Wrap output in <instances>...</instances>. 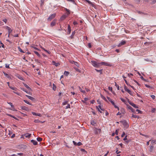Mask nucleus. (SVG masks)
<instances>
[{
	"label": "nucleus",
	"mask_w": 156,
	"mask_h": 156,
	"mask_svg": "<svg viewBox=\"0 0 156 156\" xmlns=\"http://www.w3.org/2000/svg\"><path fill=\"white\" fill-rule=\"evenodd\" d=\"M31 47L34 48V49H36V50H38V48H37L36 47H35L34 46H31Z\"/></svg>",
	"instance_id": "nucleus-58"
},
{
	"label": "nucleus",
	"mask_w": 156,
	"mask_h": 156,
	"mask_svg": "<svg viewBox=\"0 0 156 156\" xmlns=\"http://www.w3.org/2000/svg\"><path fill=\"white\" fill-rule=\"evenodd\" d=\"M137 12L138 13H139L140 14H144V15H147V13H144V12H140V11H137Z\"/></svg>",
	"instance_id": "nucleus-33"
},
{
	"label": "nucleus",
	"mask_w": 156,
	"mask_h": 156,
	"mask_svg": "<svg viewBox=\"0 0 156 156\" xmlns=\"http://www.w3.org/2000/svg\"><path fill=\"white\" fill-rule=\"evenodd\" d=\"M23 101L25 103H26L29 105H32V104H30V102H29L27 101L26 100H24Z\"/></svg>",
	"instance_id": "nucleus-40"
},
{
	"label": "nucleus",
	"mask_w": 156,
	"mask_h": 156,
	"mask_svg": "<svg viewBox=\"0 0 156 156\" xmlns=\"http://www.w3.org/2000/svg\"><path fill=\"white\" fill-rule=\"evenodd\" d=\"M34 122L35 123H39V122H41V121L39 120L38 119H37V120H35L34 121Z\"/></svg>",
	"instance_id": "nucleus-50"
},
{
	"label": "nucleus",
	"mask_w": 156,
	"mask_h": 156,
	"mask_svg": "<svg viewBox=\"0 0 156 156\" xmlns=\"http://www.w3.org/2000/svg\"><path fill=\"white\" fill-rule=\"evenodd\" d=\"M79 89L80 90V91L82 92V93H83V94H85V93H86V92L85 90H82L81 88L79 86Z\"/></svg>",
	"instance_id": "nucleus-27"
},
{
	"label": "nucleus",
	"mask_w": 156,
	"mask_h": 156,
	"mask_svg": "<svg viewBox=\"0 0 156 156\" xmlns=\"http://www.w3.org/2000/svg\"><path fill=\"white\" fill-rule=\"evenodd\" d=\"M128 102L130 105H131L133 107H134L135 108H139L138 106H136L135 104L132 103L131 101H129V100L128 101Z\"/></svg>",
	"instance_id": "nucleus-4"
},
{
	"label": "nucleus",
	"mask_w": 156,
	"mask_h": 156,
	"mask_svg": "<svg viewBox=\"0 0 156 156\" xmlns=\"http://www.w3.org/2000/svg\"><path fill=\"white\" fill-rule=\"evenodd\" d=\"M136 111L137 112H138V113H140V114L142 113V112L138 109H137L136 110Z\"/></svg>",
	"instance_id": "nucleus-49"
},
{
	"label": "nucleus",
	"mask_w": 156,
	"mask_h": 156,
	"mask_svg": "<svg viewBox=\"0 0 156 156\" xmlns=\"http://www.w3.org/2000/svg\"><path fill=\"white\" fill-rule=\"evenodd\" d=\"M56 86L55 85V84L54 83H53V87H52L53 89L54 90H55L56 89Z\"/></svg>",
	"instance_id": "nucleus-36"
},
{
	"label": "nucleus",
	"mask_w": 156,
	"mask_h": 156,
	"mask_svg": "<svg viewBox=\"0 0 156 156\" xmlns=\"http://www.w3.org/2000/svg\"><path fill=\"white\" fill-rule=\"evenodd\" d=\"M31 134H29L28 133H26V134H25L24 135V136H25L27 137V138H30L31 136Z\"/></svg>",
	"instance_id": "nucleus-22"
},
{
	"label": "nucleus",
	"mask_w": 156,
	"mask_h": 156,
	"mask_svg": "<svg viewBox=\"0 0 156 156\" xmlns=\"http://www.w3.org/2000/svg\"><path fill=\"white\" fill-rule=\"evenodd\" d=\"M70 105L69 104H68L67 105L66 107V109H67L69 108H70Z\"/></svg>",
	"instance_id": "nucleus-46"
},
{
	"label": "nucleus",
	"mask_w": 156,
	"mask_h": 156,
	"mask_svg": "<svg viewBox=\"0 0 156 156\" xmlns=\"http://www.w3.org/2000/svg\"><path fill=\"white\" fill-rule=\"evenodd\" d=\"M124 89L125 91L127 92L130 95H132V93L131 91L129 89H127V87L126 86H124Z\"/></svg>",
	"instance_id": "nucleus-5"
},
{
	"label": "nucleus",
	"mask_w": 156,
	"mask_h": 156,
	"mask_svg": "<svg viewBox=\"0 0 156 156\" xmlns=\"http://www.w3.org/2000/svg\"><path fill=\"white\" fill-rule=\"evenodd\" d=\"M132 117L134 118H137L138 119L139 118V116H137L136 115H134L133 114L132 115Z\"/></svg>",
	"instance_id": "nucleus-34"
},
{
	"label": "nucleus",
	"mask_w": 156,
	"mask_h": 156,
	"mask_svg": "<svg viewBox=\"0 0 156 156\" xmlns=\"http://www.w3.org/2000/svg\"><path fill=\"white\" fill-rule=\"evenodd\" d=\"M8 104H9V105H11V107L12 108L14 107V106L12 105V103L9 102H8Z\"/></svg>",
	"instance_id": "nucleus-44"
},
{
	"label": "nucleus",
	"mask_w": 156,
	"mask_h": 156,
	"mask_svg": "<svg viewBox=\"0 0 156 156\" xmlns=\"http://www.w3.org/2000/svg\"><path fill=\"white\" fill-rule=\"evenodd\" d=\"M9 87L11 89H12L14 90L15 91H16L17 89L16 87H13L12 86H9Z\"/></svg>",
	"instance_id": "nucleus-31"
},
{
	"label": "nucleus",
	"mask_w": 156,
	"mask_h": 156,
	"mask_svg": "<svg viewBox=\"0 0 156 156\" xmlns=\"http://www.w3.org/2000/svg\"><path fill=\"white\" fill-rule=\"evenodd\" d=\"M68 102V101H65L64 102L62 103V105H65L67 104V103Z\"/></svg>",
	"instance_id": "nucleus-42"
},
{
	"label": "nucleus",
	"mask_w": 156,
	"mask_h": 156,
	"mask_svg": "<svg viewBox=\"0 0 156 156\" xmlns=\"http://www.w3.org/2000/svg\"><path fill=\"white\" fill-rule=\"evenodd\" d=\"M75 32L74 31L72 32V35L71 36V38H73V36L75 34Z\"/></svg>",
	"instance_id": "nucleus-53"
},
{
	"label": "nucleus",
	"mask_w": 156,
	"mask_h": 156,
	"mask_svg": "<svg viewBox=\"0 0 156 156\" xmlns=\"http://www.w3.org/2000/svg\"><path fill=\"white\" fill-rule=\"evenodd\" d=\"M0 43L1 45V47L3 48H4V44L1 41L0 42Z\"/></svg>",
	"instance_id": "nucleus-63"
},
{
	"label": "nucleus",
	"mask_w": 156,
	"mask_h": 156,
	"mask_svg": "<svg viewBox=\"0 0 156 156\" xmlns=\"http://www.w3.org/2000/svg\"><path fill=\"white\" fill-rule=\"evenodd\" d=\"M101 96L102 98L105 100V101H107V100L101 94Z\"/></svg>",
	"instance_id": "nucleus-28"
},
{
	"label": "nucleus",
	"mask_w": 156,
	"mask_h": 156,
	"mask_svg": "<svg viewBox=\"0 0 156 156\" xmlns=\"http://www.w3.org/2000/svg\"><path fill=\"white\" fill-rule=\"evenodd\" d=\"M69 74V73L66 71H65L64 73V75L66 76H67Z\"/></svg>",
	"instance_id": "nucleus-38"
},
{
	"label": "nucleus",
	"mask_w": 156,
	"mask_h": 156,
	"mask_svg": "<svg viewBox=\"0 0 156 156\" xmlns=\"http://www.w3.org/2000/svg\"><path fill=\"white\" fill-rule=\"evenodd\" d=\"M68 31L67 32V34H70V33H71V27L69 25H68Z\"/></svg>",
	"instance_id": "nucleus-13"
},
{
	"label": "nucleus",
	"mask_w": 156,
	"mask_h": 156,
	"mask_svg": "<svg viewBox=\"0 0 156 156\" xmlns=\"http://www.w3.org/2000/svg\"><path fill=\"white\" fill-rule=\"evenodd\" d=\"M96 108L97 109L98 111L99 112L101 113H102V112H101V111L99 109V108L98 107V106H96Z\"/></svg>",
	"instance_id": "nucleus-56"
},
{
	"label": "nucleus",
	"mask_w": 156,
	"mask_h": 156,
	"mask_svg": "<svg viewBox=\"0 0 156 156\" xmlns=\"http://www.w3.org/2000/svg\"><path fill=\"white\" fill-rule=\"evenodd\" d=\"M56 14L55 13H54L51 14L50 16L48 18V21H51L52 19L54 18L56 16Z\"/></svg>",
	"instance_id": "nucleus-2"
},
{
	"label": "nucleus",
	"mask_w": 156,
	"mask_h": 156,
	"mask_svg": "<svg viewBox=\"0 0 156 156\" xmlns=\"http://www.w3.org/2000/svg\"><path fill=\"white\" fill-rule=\"evenodd\" d=\"M92 65L95 67H99L100 66V62H97L95 61H91Z\"/></svg>",
	"instance_id": "nucleus-1"
},
{
	"label": "nucleus",
	"mask_w": 156,
	"mask_h": 156,
	"mask_svg": "<svg viewBox=\"0 0 156 156\" xmlns=\"http://www.w3.org/2000/svg\"><path fill=\"white\" fill-rule=\"evenodd\" d=\"M119 131V129H117L116 130L115 132V134H116V135H118V134Z\"/></svg>",
	"instance_id": "nucleus-45"
},
{
	"label": "nucleus",
	"mask_w": 156,
	"mask_h": 156,
	"mask_svg": "<svg viewBox=\"0 0 156 156\" xmlns=\"http://www.w3.org/2000/svg\"><path fill=\"white\" fill-rule=\"evenodd\" d=\"M26 97H27L29 99L31 100L34 101V100H35V99L33 97H32L30 96H28L27 95H26Z\"/></svg>",
	"instance_id": "nucleus-20"
},
{
	"label": "nucleus",
	"mask_w": 156,
	"mask_h": 156,
	"mask_svg": "<svg viewBox=\"0 0 156 156\" xmlns=\"http://www.w3.org/2000/svg\"><path fill=\"white\" fill-rule=\"evenodd\" d=\"M122 123L125 128H127L128 127L129 125L125 121H123Z\"/></svg>",
	"instance_id": "nucleus-7"
},
{
	"label": "nucleus",
	"mask_w": 156,
	"mask_h": 156,
	"mask_svg": "<svg viewBox=\"0 0 156 156\" xmlns=\"http://www.w3.org/2000/svg\"><path fill=\"white\" fill-rule=\"evenodd\" d=\"M68 16L66 15H63L60 18V20H64Z\"/></svg>",
	"instance_id": "nucleus-11"
},
{
	"label": "nucleus",
	"mask_w": 156,
	"mask_h": 156,
	"mask_svg": "<svg viewBox=\"0 0 156 156\" xmlns=\"http://www.w3.org/2000/svg\"><path fill=\"white\" fill-rule=\"evenodd\" d=\"M88 46L89 48H90L91 47V45L90 43H89L88 44Z\"/></svg>",
	"instance_id": "nucleus-60"
},
{
	"label": "nucleus",
	"mask_w": 156,
	"mask_h": 156,
	"mask_svg": "<svg viewBox=\"0 0 156 156\" xmlns=\"http://www.w3.org/2000/svg\"><path fill=\"white\" fill-rule=\"evenodd\" d=\"M73 24L74 25H76L78 24V23L76 21H74L73 22Z\"/></svg>",
	"instance_id": "nucleus-64"
},
{
	"label": "nucleus",
	"mask_w": 156,
	"mask_h": 156,
	"mask_svg": "<svg viewBox=\"0 0 156 156\" xmlns=\"http://www.w3.org/2000/svg\"><path fill=\"white\" fill-rule=\"evenodd\" d=\"M126 43V41H122L118 45V46L119 47L122 45H124Z\"/></svg>",
	"instance_id": "nucleus-10"
},
{
	"label": "nucleus",
	"mask_w": 156,
	"mask_h": 156,
	"mask_svg": "<svg viewBox=\"0 0 156 156\" xmlns=\"http://www.w3.org/2000/svg\"><path fill=\"white\" fill-rule=\"evenodd\" d=\"M5 67L7 68H8V69L10 68L9 65H8L7 64H6L5 65Z\"/></svg>",
	"instance_id": "nucleus-62"
},
{
	"label": "nucleus",
	"mask_w": 156,
	"mask_h": 156,
	"mask_svg": "<svg viewBox=\"0 0 156 156\" xmlns=\"http://www.w3.org/2000/svg\"><path fill=\"white\" fill-rule=\"evenodd\" d=\"M156 109L155 108H152L151 111L152 112H154Z\"/></svg>",
	"instance_id": "nucleus-61"
},
{
	"label": "nucleus",
	"mask_w": 156,
	"mask_h": 156,
	"mask_svg": "<svg viewBox=\"0 0 156 156\" xmlns=\"http://www.w3.org/2000/svg\"><path fill=\"white\" fill-rule=\"evenodd\" d=\"M75 65L76 66H77L78 67H79V64L78 62H74V63Z\"/></svg>",
	"instance_id": "nucleus-48"
},
{
	"label": "nucleus",
	"mask_w": 156,
	"mask_h": 156,
	"mask_svg": "<svg viewBox=\"0 0 156 156\" xmlns=\"http://www.w3.org/2000/svg\"><path fill=\"white\" fill-rule=\"evenodd\" d=\"M45 0H41V5H42L44 4V2Z\"/></svg>",
	"instance_id": "nucleus-43"
},
{
	"label": "nucleus",
	"mask_w": 156,
	"mask_h": 156,
	"mask_svg": "<svg viewBox=\"0 0 156 156\" xmlns=\"http://www.w3.org/2000/svg\"><path fill=\"white\" fill-rule=\"evenodd\" d=\"M102 69H101V70H98V69H95V70L98 72H100V73L101 74H102Z\"/></svg>",
	"instance_id": "nucleus-30"
},
{
	"label": "nucleus",
	"mask_w": 156,
	"mask_h": 156,
	"mask_svg": "<svg viewBox=\"0 0 156 156\" xmlns=\"http://www.w3.org/2000/svg\"><path fill=\"white\" fill-rule=\"evenodd\" d=\"M107 98L108 101L111 102L112 105H114V102L109 97H107Z\"/></svg>",
	"instance_id": "nucleus-21"
},
{
	"label": "nucleus",
	"mask_w": 156,
	"mask_h": 156,
	"mask_svg": "<svg viewBox=\"0 0 156 156\" xmlns=\"http://www.w3.org/2000/svg\"><path fill=\"white\" fill-rule=\"evenodd\" d=\"M21 109L25 111H28V108L25 106H22L21 107Z\"/></svg>",
	"instance_id": "nucleus-19"
},
{
	"label": "nucleus",
	"mask_w": 156,
	"mask_h": 156,
	"mask_svg": "<svg viewBox=\"0 0 156 156\" xmlns=\"http://www.w3.org/2000/svg\"><path fill=\"white\" fill-rule=\"evenodd\" d=\"M120 111L121 112V113H122L123 114H124L125 113V110H124V108H121V109H120Z\"/></svg>",
	"instance_id": "nucleus-26"
},
{
	"label": "nucleus",
	"mask_w": 156,
	"mask_h": 156,
	"mask_svg": "<svg viewBox=\"0 0 156 156\" xmlns=\"http://www.w3.org/2000/svg\"><path fill=\"white\" fill-rule=\"evenodd\" d=\"M67 1H69V2H72L73 3H74V4H76L75 2V1H74V0H67Z\"/></svg>",
	"instance_id": "nucleus-47"
},
{
	"label": "nucleus",
	"mask_w": 156,
	"mask_h": 156,
	"mask_svg": "<svg viewBox=\"0 0 156 156\" xmlns=\"http://www.w3.org/2000/svg\"><path fill=\"white\" fill-rule=\"evenodd\" d=\"M115 86L117 88V89L118 90H119V86L116 84V83L115 82Z\"/></svg>",
	"instance_id": "nucleus-54"
},
{
	"label": "nucleus",
	"mask_w": 156,
	"mask_h": 156,
	"mask_svg": "<svg viewBox=\"0 0 156 156\" xmlns=\"http://www.w3.org/2000/svg\"><path fill=\"white\" fill-rule=\"evenodd\" d=\"M24 86L25 87H26L29 90H31V88L26 84L25 83H23Z\"/></svg>",
	"instance_id": "nucleus-29"
},
{
	"label": "nucleus",
	"mask_w": 156,
	"mask_h": 156,
	"mask_svg": "<svg viewBox=\"0 0 156 156\" xmlns=\"http://www.w3.org/2000/svg\"><path fill=\"white\" fill-rule=\"evenodd\" d=\"M31 142L34 145H36L37 144V141L35 140H31Z\"/></svg>",
	"instance_id": "nucleus-17"
},
{
	"label": "nucleus",
	"mask_w": 156,
	"mask_h": 156,
	"mask_svg": "<svg viewBox=\"0 0 156 156\" xmlns=\"http://www.w3.org/2000/svg\"><path fill=\"white\" fill-rule=\"evenodd\" d=\"M17 77L18 78L20 79V80H24V79L23 78V77L21 76L20 75H18V76H17Z\"/></svg>",
	"instance_id": "nucleus-32"
},
{
	"label": "nucleus",
	"mask_w": 156,
	"mask_h": 156,
	"mask_svg": "<svg viewBox=\"0 0 156 156\" xmlns=\"http://www.w3.org/2000/svg\"><path fill=\"white\" fill-rule=\"evenodd\" d=\"M108 89H109V90H110L112 92V93H113L112 92V87H109Z\"/></svg>",
	"instance_id": "nucleus-52"
},
{
	"label": "nucleus",
	"mask_w": 156,
	"mask_h": 156,
	"mask_svg": "<svg viewBox=\"0 0 156 156\" xmlns=\"http://www.w3.org/2000/svg\"><path fill=\"white\" fill-rule=\"evenodd\" d=\"M3 73H4L5 76L7 78H8L11 79V77L10 76H9V74L6 73L5 72H3Z\"/></svg>",
	"instance_id": "nucleus-16"
},
{
	"label": "nucleus",
	"mask_w": 156,
	"mask_h": 156,
	"mask_svg": "<svg viewBox=\"0 0 156 156\" xmlns=\"http://www.w3.org/2000/svg\"><path fill=\"white\" fill-rule=\"evenodd\" d=\"M32 113L33 115H37L40 117H41V115L40 113H37L34 112H32Z\"/></svg>",
	"instance_id": "nucleus-14"
},
{
	"label": "nucleus",
	"mask_w": 156,
	"mask_h": 156,
	"mask_svg": "<svg viewBox=\"0 0 156 156\" xmlns=\"http://www.w3.org/2000/svg\"><path fill=\"white\" fill-rule=\"evenodd\" d=\"M34 52L37 55V56H38L39 57L40 56V54L37 51H34Z\"/></svg>",
	"instance_id": "nucleus-41"
},
{
	"label": "nucleus",
	"mask_w": 156,
	"mask_h": 156,
	"mask_svg": "<svg viewBox=\"0 0 156 156\" xmlns=\"http://www.w3.org/2000/svg\"><path fill=\"white\" fill-rule=\"evenodd\" d=\"M135 2L136 3H139L140 1V0H135Z\"/></svg>",
	"instance_id": "nucleus-59"
},
{
	"label": "nucleus",
	"mask_w": 156,
	"mask_h": 156,
	"mask_svg": "<svg viewBox=\"0 0 156 156\" xmlns=\"http://www.w3.org/2000/svg\"><path fill=\"white\" fill-rule=\"evenodd\" d=\"M65 9L66 10V14H67V15L68 16L70 13V11L66 9V8H65Z\"/></svg>",
	"instance_id": "nucleus-18"
},
{
	"label": "nucleus",
	"mask_w": 156,
	"mask_h": 156,
	"mask_svg": "<svg viewBox=\"0 0 156 156\" xmlns=\"http://www.w3.org/2000/svg\"><path fill=\"white\" fill-rule=\"evenodd\" d=\"M52 62L54 65L55 66H58L60 65V64L58 62L56 63L54 61H52Z\"/></svg>",
	"instance_id": "nucleus-15"
},
{
	"label": "nucleus",
	"mask_w": 156,
	"mask_h": 156,
	"mask_svg": "<svg viewBox=\"0 0 156 156\" xmlns=\"http://www.w3.org/2000/svg\"><path fill=\"white\" fill-rule=\"evenodd\" d=\"M101 130L100 129H97L95 128L94 130V132L95 134H100L101 133Z\"/></svg>",
	"instance_id": "nucleus-3"
},
{
	"label": "nucleus",
	"mask_w": 156,
	"mask_h": 156,
	"mask_svg": "<svg viewBox=\"0 0 156 156\" xmlns=\"http://www.w3.org/2000/svg\"><path fill=\"white\" fill-rule=\"evenodd\" d=\"M18 49L19 51L20 52L23 53H25V52L23 51L20 47H18Z\"/></svg>",
	"instance_id": "nucleus-35"
},
{
	"label": "nucleus",
	"mask_w": 156,
	"mask_h": 156,
	"mask_svg": "<svg viewBox=\"0 0 156 156\" xmlns=\"http://www.w3.org/2000/svg\"><path fill=\"white\" fill-rule=\"evenodd\" d=\"M151 98H152V99H155V96L154 95H151Z\"/></svg>",
	"instance_id": "nucleus-57"
},
{
	"label": "nucleus",
	"mask_w": 156,
	"mask_h": 156,
	"mask_svg": "<svg viewBox=\"0 0 156 156\" xmlns=\"http://www.w3.org/2000/svg\"><path fill=\"white\" fill-rule=\"evenodd\" d=\"M82 144V143L80 142H79L77 144V145H78V146H80Z\"/></svg>",
	"instance_id": "nucleus-51"
},
{
	"label": "nucleus",
	"mask_w": 156,
	"mask_h": 156,
	"mask_svg": "<svg viewBox=\"0 0 156 156\" xmlns=\"http://www.w3.org/2000/svg\"><path fill=\"white\" fill-rule=\"evenodd\" d=\"M37 140L38 141H41L42 140V139L40 137L37 138Z\"/></svg>",
	"instance_id": "nucleus-39"
},
{
	"label": "nucleus",
	"mask_w": 156,
	"mask_h": 156,
	"mask_svg": "<svg viewBox=\"0 0 156 156\" xmlns=\"http://www.w3.org/2000/svg\"><path fill=\"white\" fill-rule=\"evenodd\" d=\"M100 66L101 65H105V66H110V64H109V63H108L107 62H100Z\"/></svg>",
	"instance_id": "nucleus-6"
},
{
	"label": "nucleus",
	"mask_w": 156,
	"mask_h": 156,
	"mask_svg": "<svg viewBox=\"0 0 156 156\" xmlns=\"http://www.w3.org/2000/svg\"><path fill=\"white\" fill-rule=\"evenodd\" d=\"M91 124L93 126H95L96 123L94 121V120H91L90 122Z\"/></svg>",
	"instance_id": "nucleus-25"
},
{
	"label": "nucleus",
	"mask_w": 156,
	"mask_h": 156,
	"mask_svg": "<svg viewBox=\"0 0 156 156\" xmlns=\"http://www.w3.org/2000/svg\"><path fill=\"white\" fill-rule=\"evenodd\" d=\"M8 115L9 116H10V117H12L13 118H14L15 119H16V117H14L13 115H11L9 114V115Z\"/></svg>",
	"instance_id": "nucleus-55"
},
{
	"label": "nucleus",
	"mask_w": 156,
	"mask_h": 156,
	"mask_svg": "<svg viewBox=\"0 0 156 156\" xmlns=\"http://www.w3.org/2000/svg\"><path fill=\"white\" fill-rule=\"evenodd\" d=\"M86 1L89 4H90V5H92V6L94 7V5L92 4V3L90 1L88 0H86Z\"/></svg>",
	"instance_id": "nucleus-24"
},
{
	"label": "nucleus",
	"mask_w": 156,
	"mask_h": 156,
	"mask_svg": "<svg viewBox=\"0 0 156 156\" xmlns=\"http://www.w3.org/2000/svg\"><path fill=\"white\" fill-rule=\"evenodd\" d=\"M56 20H54L51 23V26L52 27L55 26L56 24Z\"/></svg>",
	"instance_id": "nucleus-9"
},
{
	"label": "nucleus",
	"mask_w": 156,
	"mask_h": 156,
	"mask_svg": "<svg viewBox=\"0 0 156 156\" xmlns=\"http://www.w3.org/2000/svg\"><path fill=\"white\" fill-rule=\"evenodd\" d=\"M151 144H156V140H154L151 141Z\"/></svg>",
	"instance_id": "nucleus-37"
},
{
	"label": "nucleus",
	"mask_w": 156,
	"mask_h": 156,
	"mask_svg": "<svg viewBox=\"0 0 156 156\" xmlns=\"http://www.w3.org/2000/svg\"><path fill=\"white\" fill-rule=\"evenodd\" d=\"M6 28L8 30V34H10L12 32V30L10 27L7 26L6 27Z\"/></svg>",
	"instance_id": "nucleus-8"
},
{
	"label": "nucleus",
	"mask_w": 156,
	"mask_h": 156,
	"mask_svg": "<svg viewBox=\"0 0 156 156\" xmlns=\"http://www.w3.org/2000/svg\"><path fill=\"white\" fill-rule=\"evenodd\" d=\"M149 151L150 152H152L153 151L154 149V146H149Z\"/></svg>",
	"instance_id": "nucleus-23"
},
{
	"label": "nucleus",
	"mask_w": 156,
	"mask_h": 156,
	"mask_svg": "<svg viewBox=\"0 0 156 156\" xmlns=\"http://www.w3.org/2000/svg\"><path fill=\"white\" fill-rule=\"evenodd\" d=\"M127 107L129 109H130L132 112H135V110L130 106L129 105H127Z\"/></svg>",
	"instance_id": "nucleus-12"
}]
</instances>
